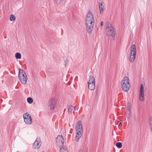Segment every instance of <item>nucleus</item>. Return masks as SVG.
I'll list each match as a JSON object with an SVG mask.
<instances>
[{
	"label": "nucleus",
	"instance_id": "obj_1",
	"mask_svg": "<svg viewBox=\"0 0 152 152\" xmlns=\"http://www.w3.org/2000/svg\"><path fill=\"white\" fill-rule=\"evenodd\" d=\"M95 20L94 15L92 13L89 11L86 17V30L88 33H90L92 31L94 24Z\"/></svg>",
	"mask_w": 152,
	"mask_h": 152
},
{
	"label": "nucleus",
	"instance_id": "obj_2",
	"mask_svg": "<svg viewBox=\"0 0 152 152\" xmlns=\"http://www.w3.org/2000/svg\"><path fill=\"white\" fill-rule=\"evenodd\" d=\"M76 136L75 140L78 142L81 137L83 131L82 122L81 121L77 122L75 125Z\"/></svg>",
	"mask_w": 152,
	"mask_h": 152
},
{
	"label": "nucleus",
	"instance_id": "obj_3",
	"mask_svg": "<svg viewBox=\"0 0 152 152\" xmlns=\"http://www.w3.org/2000/svg\"><path fill=\"white\" fill-rule=\"evenodd\" d=\"M121 86L123 90L125 92L128 91L130 88L129 78L124 77L121 82Z\"/></svg>",
	"mask_w": 152,
	"mask_h": 152
},
{
	"label": "nucleus",
	"instance_id": "obj_4",
	"mask_svg": "<svg viewBox=\"0 0 152 152\" xmlns=\"http://www.w3.org/2000/svg\"><path fill=\"white\" fill-rule=\"evenodd\" d=\"M106 32L107 36L114 37L115 35V32L114 28L109 23H107L106 29Z\"/></svg>",
	"mask_w": 152,
	"mask_h": 152
},
{
	"label": "nucleus",
	"instance_id": "obj_5",
	"mask_svg": "<svg viewBox=\"0 0 152 152\" xmlns=\"http://www.w3.org/2000/svg\"><path fill=\"white\" fill-rule=\"evenodd\" d=\"M136 46L134 45H132L130 48L129 60L131 62H133L135 58L136 53Z\"/></svg>",
	"mask_w": 152,
	"mask_h": 152
},
{
	"label": "nucleus",
	"instance_id": "obj_6",
	"mask_svg": "<svg viewBox=\"0 0 152 152\" xmlns=\"http://www.w3.org/2000/svg\"><path fill=\"white\" fill-rule=\"evenodd\" d=\"M19 77L20 82L22 84L25 85L27 83V75L25 72L21 69L19 70Z\"/></svg>",
	"mask_w": 152,
	"mask_h": 152
},
{
	"label": "nucleus",
	"instance_id": "obj_7",
	"mask_svg": "<svg viewBox=\"0 0 152 152\" xmlns=\"http://www.w3.org/2000/svg\"><path fill=\"white\" fill-rule=\"evenodd\" d=\"M23 117L25 122L28 125H30L32 123V118L28 113H26L23 115Z\"/></svg>",
	"mask_w": 152,
	"mask_h": 152
},
{
	"label": "nucleus",
	"instance_id": "obj_8",
	"mask_svg": "<svg viewBox=\"0 0 152 152\" xmlns=\"http://www.w3.org/2000/svg\"><path fill=\"white\" fill-rule=\"evenodd\" d=\"M41 144L42 142L40 138L37 137L33 144V147L34 149H38L41 146Z\"/></svg>",
	"mask_w": 152,
	"mask_h": 152
},
{
	"label": "nucleus",
	"instance_id": "obj_9",
	"mask_svg": "<svg viewBox=\"0 0 152 152\" xmlns=\"http://www.w3.org/2000/svg\"><path fill=\"white\" fill-rule=\"evenodd\" d=\"M64 140L62 136L58 135L57 137L56 142V144L58 146H62L64 144Z\"/></svg>",
	"mask_w": 152,
	"mask_h": 152
},
{
	"label": "nucleus",
	"instance_id": "obj_10",
	"mask_svg": "<svg viewBox=\"0 0 152 152\" xmlns=\"http://www.w3.org/2000/svg\"><path fill=\"white\" fill-rule=\"evenodd\" d=\"M144 99V88L142 84L140 85V91L139 99L140 101L142 102Z\"/></svg>",
	"mask_w": 152,
	"mask_h": 152
},
{
	"label": "nucleus",
	"instance_id": "obj_11",
	"mask_svg": "<svg viewBox=\"0 0 152 152\" xmlns=\"http://www.w3.org/2000/svg\"><path fill=\"white\" fill-rule=\"evenodd\" d=\"M56 100L54 98H52L50 100L49 105L50 110H53L54 109L56 104Z\"/></svg>",
	"mask_w": 152,
	"mask_h": 152
},
{
	"label": "nucleus",
	"instance_id": "obj_12",
	"mask_svg": "<svg viewBox=\"0 0 152 152\" xmlns=\"http://www.w3.org/2000/svg\"><path fill=\"white\" fill-rule=\"evenodd\" d=\"M88 81V83H90L93 84H95V80L93 76H90L89 77Z\"/></svg>",
	"mask_w": 152,
	"mask_h": 152
},
{
	"label": "nucleus",
	"instance_id": "obj_13",
	"mask_svg": "<svg viewBox=\"0 0 152 152\" xmlns=\"http://www.w3.org/2000/svg\"><path fill=\"white\" fill-rule=\"evenodd\" d=\"M68 111L69 113H72V112H74L75 108L72 105H69L68 107Z\"/></svg>",
	"mask_w": 152,
	"mask_h": 152
},
{
	"label": "nucleus",
	"instance_id": "obj_14",
	"mask_svg": "<svg viewBox=\"0 0 152 152\" xmlns=\"http://www.w3.org/2000/svg\"><path fill=\"white\" fill-rule=\"evenodd\" d=\"M88 87L89 89L91 90H93L95 88V85L92 84L90 83H88Z\"/></svg>",
	"mask_w": 152,
	"mask_h": 152
},
{
	"label": "nucleus",
	"instance_id": "obj_15",
	"mask_svg": "<svg viewBox=\"0 0 152 152\" xmlns=\"http://www.w3.org/2000/svg\"><path fill=\"white\" fill-rule=\"evenodd\" d=\"M99 8L100 10V13H102L104 11L103 8L102 7V2L99 3Z\"/></svg>",
	"mask_w": 152,
	"mask_h": 152
},
{
	"label": "nucleus",
	"instance_id": "obj_16",
	"mask_svg": "<svg viewBox=\"0 0 152 152\" xmlns=\"http://www.w3.org/2000/svg\"><path fill=\"white\" fill-rule=\"evenodd\" d=\"M60 152H68L66 147H61L60 150Z\"/></svg>",
	"mask_w": 152,
	"mask_h": 152
},
{
	"label": "nucleus",
	"instance_id": "obj_17",
	"mask_svg": "<svg viewBox=\"0 0 152 152\" xmlns=\"http://www.w3.org/2000/svg\"><path fill=\"white\" fill-rule=\"evenodd\" d=\"M15 57L17 59H20L21 58V54L18 53H16L15 54Z\"/></svg>",
	"mask_w": 152,
	"mask_h": 152
},
{
	"label": "nucleus",
	"instance_id": "obj_18",
	"mask_svg": "<svg viewBox=\"0 0 152 152\" xmlns=\"http://www.w3.org/2000/svg\"><path fill=\"white\" fill-rule=\"evenodd\" d=\"M131 113V112L126 111V116L127 118L128 119L130 118Z\"/></svg>",
	"mask_w": 152,
	"mask_h": 152
},
{
	"label": "nucleus",
	"instance_id": "obj_19",
	"mask_svg": "<svg viewBox=\"0 0 152 152\" xmlns=\"http://www.w3.org/2000/svg\"><path fill=\"white\" fill-rule=\"evenodd\" d=\"M27 101L29 104H31L33 102V100L31 98L29 97L27 99Z\"/></svg>",
	"mask_w": 152,
	"mask_h": 152
},
{
	"label": "nucleus",
	"instance_id": "obj_20",
	"mask_svg": "<svg viewBox=\"0 0 152 152\" xmlns=\"http://www.w3.org/2000/svg\"><path fill=\"white\" fill-rule=\"evenodd\" d=\"M116 146L118 148H121L122 146V143L121 142H117L116 144Z\"/></svg>",
	"mask_w": 152,
	"mask_h": 152
},
{
	"label": "nucleus",
	"instance_id": "obj_21",
	"mask_svg": "<svg viewBox=\"0 0 152 152\" xmlns=\"http://www.w3.org/2000/svg\"><path fill=\"white\" fill-rule=\"evenodd\" d=\"M15 19V16L13 15H10V20L11 21H14Z\"/></svg>",
	"mask_w": 152,
	"mask_h": 152
},
{
	"label": "nucleus",
	"instance_id": "obj_22",
	"mask_svg": "<svg viewBox=\"0 0 152 152\" xmlns=\"http://www.w3.org/2000/svg\"><path fill=\"white\" fill-rule=\"evenodd\" d=\"M56 3L58 4H61L62 3L63 0H55Z\"/></svg>",
	"mask_w": 152,
	"mask_h": 152
},
{
	"label": "nucleus",
	"instance_id": "obj_23",
	"mask_svg": "<svg viewBox=\"0 0 152 152\" xmlns=\"http://www.w3.org/2000/svg\"><path fill=\"white\" fill-rule=\"evenodd\" d=\"M126 111L131 112V108L130 107L128 106L127 107Z\"/></svg>",
	"mask_w": 152,
	"mask_h": 152
},
{
	"label": "nucleus",
	"instance_id": "obj_24",
	"mask_svg": "<svg viewBox=\"0 0 152 152\" xmlns=\"http://www.w3.org/2000/svg\"><path fill=\"white\" fill-rule=\"evenodd\" d=\"M103 21H102L101 22V23H100L101 26L102 27V26L103 25Z\"/></svg>",
	"mask_w": 152,
	"mask_h": 152
},
{
	"label": "nucleus",
	"instance_id": "obj_25",
	"mask_svg": "<svg viewBox=\"0 0 152 152\" xmlns=\"http://www.w3.org/2000/svg\"><path fill=\"white\" fill-rule=\"evenodd\" d=\"M121 124L122 125V123L121 122H120L119 125H120Z\"/></svg>",
	"mask_w": 152,
	"mask_h": 152
},
{
	"label": "nucleus",
	"instance_id": "obj_26",
	"mask_svg": "<svg viewBox=\"0 0 152 152\" xmlns=\"http://www.w3.org/2000/svg\"><path fill=\"white\" fill-rule=\"evenodd\" d=\"M82 152V151H80V152Z\"/></svg>",
	"mask_w": 152,
	"mask_h": 152
},
{
	"label": "nucleus",
	"instance_id": "obj_27",
	"mask_svg": "<svg viewBox=\"0 0 152 152\" xmlns=\"http://www.w3.org/2000/svg\"><path fill=\"white\" fill-rule=\"evenodd\" d=\"M18 152V151H17V152Z\"/></svg>",
	"mask_w": 152,
	"mask_h": 152
}]
</instances>
